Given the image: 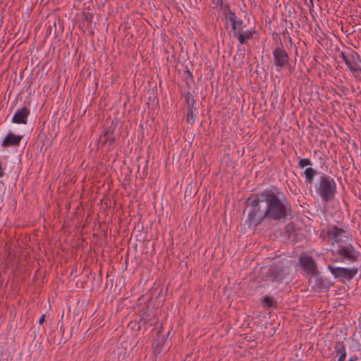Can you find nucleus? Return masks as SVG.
Returning a JSON list of instances; mask_svg holds the SVG:
<instances>
[{"instance_id":"39448f33","label":"nucleus","mask_w":361,"mask_h":361,"mask_svg":"<svg viewBox=\"0 0 361 361\" xmlns=\"http://www.w3.org/2000/svg\"><path fill=\"white\" fill-rule=\"evenodd\" d=\"M337 254L343 259L350 262H356L360 256V252L356 250L354 246L350 243L345 245H339Z\"/></svg>"},{"instance_id":"f257e3e1","label":"nucleus","mask_w":361,"mask_h":361,"mask_svg":"<svg viewBox=\"0 0 361 361\" xmlns=\"http://www.w3.org/2000/svg\"><path fill=\"white\" fill-rule=\"evenodd\" d=\"M245 212L248 227L257 226L265 220L283 224L292 216L291 205L283 192L276 187L252 194L246 200Z\"/></svg>"},{"instance_id":"7ed1b4c3","label":"nucleus","mask_w":361,"mask_h":361,"mask_svg":"<svg viewBox=\"0 0 361 361\" xmlns=\"http://www.w3.org/2000/svg\"><path fill=\"white\" fill-rule=\"evenodd\" d=\"M340 57L353 73L361 71V59L359 54L352 49H347L340 54Z\"/></svg>"},{"instance_id":"393cba45","label":"nucleus","mask_w":361,"mask_h":361,"mask_svg":"<svg viewBox=\"0 0 361 361\" xmlns=\"http://www.w3.org/2000/svg\"><path fill=\"white\" fill-rule=\"evenodd\" d=\"M4 189V183H3V182L0 181V196L3 193Z\"/></svg>"},{"instance_id":"f3484780","label":"nucleus","mask_w":361,"mask_h":361,"mask_svg":"<svg viewBox=\"0 0 361 361\" xmlns=\"http://www.w3.org/2000/svg\"><path fill=\"white\" fill-rule=\"evenodd\" d=\"M276 305V302L271 297L266 296L262 300V305L265 308H270Z\"/></svg>"},{"instance_id":"0eeeda50","label":"nucleus","mask_w":361,"mask_h":361,"mask_svg":"<svg viewBox=\"0 0 361 361\" xmlns=\"http://www.w3.org/2000/svg\"><path fill=\"white\" fill-rule=\"evenodd\" d=\"M299 262L302 269L307 273L315 275L317 273V264L310 255H302L299 257Z\"/></svg>"},{"instance_id":"6e6552de","label":"nucleus","mask_w":361,"mask_h":361,"mask_svg":"<svg viewBox=\"0 0 361 361\" xmlns=\"http://www.w3.org/2000/svg\"><path fill=\"white\" fill-rule=\"evenodd\" d=\"M270 277L274 281H281L286 276V267L281 263L273 264L269 271Z\"/></svg>"},{"instance_id":"2eb2a0df","label":"nucleus","mask_w":361,"mask_h":361,"mask_svg":"<svg viewBox=\"0 0 361 361\" xmlns=\"http://www.w3.org/2000/svg\"><path fill=\"white\" fill-rule=\"evenodd\" d=\"M305 176L306 179V182L312 184L313 183L314 177L317 175V172L316 170L312 168H307L305 171Z\"/></svg>"},{"instance_id":"1a4fd4ad","label":"nucleus","mask_w":361,"mask_h":361,"mask_svg":"<svg viewBox=\"0 0 361 361\" xmlns=\"http://www.w3.org/2000/svg\"><path fill=\"white\" fill-rule=\"evenodd\" d=\"M30 111L27 107L18 109L12 118V122L18 124H26Z\"/></svg>"},{"instance_id":"9b49d317","label":"nucleus","mask_w":361,"mask_h":361,"mask_svg":"<svg viewBox=\"0 0 361 361\" xmlns=\"http://www.w3.org/2000/svg\"><path fill=\"white\" fill-rule=\"evenodd\" d=\"M336 355L339 356L338 361H345L346 357V352L345 345L343 342L337 341L335 343Z\"/></svg>"},{"instance_id":"c85d7f7f","label":"nucleus","mask_w":361,"mask_h":361,"mask_svg":"<svg viewBox=\"0 0 361 361\" xmlns=\"http://www.w3.org/2000/svg\"><path fill=\"white\" fill-rule=\"evenodd\" d=\"M310 7H313L314 6V0H310V5H309Z\"/></svg>"},{"instance_id":"aec40b11","label":"nucleus","mask_w":361,"mask_h":361,"mask_svg":"<svg viewBox=\"0 0 361 361\" xmlns=\"http://www.w3.org/2000/svg\"><path fill=\"white\" fill-rule=\"evenodd\" d=\"M185 102H187L188 104V107H190V106H194V104L195 103V101L192 97V95L190 93V92H188L185 96Z\"/></svg>"},{"instance_id":"4468645a","label":"nucleus","mask_w":361,"mask_h":361,"mask_svg":"<svg viewBox=\"0 0 361 361\" xmlns=\"http://www.w3.org/2000/svg\"><path fill=\"white\" fill-rule=\"evenodd\" d=\"M255 32V30H253V31L247 30V31H244L242 33L239 34L238 36V39L239 42L241 44H244L245 43H246V42L247 40L252 38L253 34Z\"/></svg>"},{"instance_id":"ddd939ff","label":"nucleus","mask_w":361,"mask_h":361,"mask_svg":"<svg viewBox=\"0 0 361 361\" xmlns=\"http://www.w3.org/2000/svg\"><path fill=\"white\" fill-rule=\"evenodd\" d=\"M197 115V109L195 106H190L188 108L187 114H186V121L188 123L192 125L196 119Z\"/></svg>"},{"instance_id":"cd10ccee","label":"nucleus","mask_w":361,"mask_h":361,"mask_svg":"<svg viewBox=\"0 0 361 361\" xmlns=\"http://www.w3.org/2000/svg\"><path fill=\"white\" fill-rule=\"evenodd\" d=\"M357 360V356L354 355V356H351L348 361H356Z\"/></svg>"},{"instance_id":"20e7f679","label":"nucleus","mask_w":361,"mask_h":361,"mask_svg":"<svg viewBox=\"0 0 361 361\" xmlns=\"http://www.w3.org/2000/svg\"><path fill=\"white\" fill-rule=\"evenodd\" d=\"M289 60L288 54L281 44L274 48L273 50V62L277 71H281V68L288 66Z\"/></svg>"},{"instance_id":"dca6fc26","label":"nucleus","mask_w":361,"mask_h":361,"mask_svg":"<svg viewBox=\"0 0 361 361\" xmlns=\"http://www.w3.org/2000/svg\"><path fill=\"white\" fill-rule=\"evenodd\" d=\"M315 290L321 292L322 290L326 289V285L322 278L316 277L314 279V285L313 286Z\"/></svg>"},{"instance_id":"f03ea898","label":"nucleus","mask_w":361,"mask_h":361,"mask_svg":"<svg viewBox=\"0 0 361 361\" xmlns=\"http://www.w3.org/2000/svg\"><path fill=\"white\" fill-rule=\"evenodd\" d=\"M316 192L324 202L332 201L336 193V184L334 180L326 175L322 176Z\"/></svg>"},{"instance_id":"c756f323","label":"nucleus","mask_w":361,"mask_h":361,"mask_svg":"<svg viewBox=\"0 0 361 361\" xmlns=\"http://www.w3.org/2000/svg\"><path fill=\"white\" fill-rule=\"evenodd\" d=\"M188 138H191V137H188ZM192 140H193L192 138L191 140L190 139H188V140L185 139V140L188 141V142H192Z\"/></svg>"},{"instance_id":"2f4dec72","label":"nucleus","mask_w":361,"mask_h":361,"mask_svg":"<svg viewBox=\"0 0 361 361\" xmlns=\"http://www.w3.org/2000/svg\"><path fill=\"white\" fill-rule=\"evenodd\" d=\"M7 135L11 136V135H14L13 133H8Z\"/></svg>"},{"instance_id":"a211bd4d","label":"nucleus","mask_w":361,"mask_h":361,"mask_svg":"<svg viewBox=\"0 0 361 361\" xmlns=\"http://www.w3.org/2000/svg\"><path fill=\"white\" fill-rule=\"evenodd\" d=\"M213 8L229 9V5L224 4V0H212Z\"/></svg>"},{"instance_id":"7c9ffc66","label":"nucleus","mask_w":361,"mask_h":361,"mask_svg":"<svg viewBox=\"0 0 361 361\" xmlns=\"http://www.w3.org/2000/svg\"><path fill=\"white\" fill-rule=\"evenodd\" d=\"M111 137L110 142H113L114 141V138L113 137Z\"/></svg>"},{"instance_id":"b1692460","label":"nucleus","mask_w":361,"mask_h":361,"mask_svg":"<svg viewBox=\"0 0 361 361\" xmlns=\"http://www.w3.org/2000/svg\"><path fill=\"white\" fill-rule=\"evenodd\" d=\"M102 137H99V140L98 142V144L101 143L102 145H104V144H106V142H108V139L106 138V137H103L104 138V140H102Z\"/></svg>"},{"instance_id":"bb28decb","label":"nucleus","mask_w":361,"mask_h":361,"mask_svg":"<svg viewBox=\"0 0 361 361\" xmlns=\"http://www.w3.org/2000/svg\"><path fill=\"white\" fill-rule=\"evenodd\" d=\"M1 163L0 162V177H3L4 176V172L3 168L1 166Z\"/></svg>"},{"instance_id":"4be33fe9","label":"nucleus","mask_w":361,"mask_h":361,"mask_svg":"<svg viewBox=\"0 0 361 361\" xmlns=\"http://www.w3.org/2000/svg\"><path fill=\"white\" fill-rule=\"evenodd\" d=\"M228 11V15L226 16L229 20L231 21V19L233 18H235L237 16H235V13L231 10V8H229V9H227Z\"/></svg>"},{"instance_id":"a878e982","label":"nucleus","mask_w":361,"mask_h":361,"mask_svg":"<svg viewBox=\"0 0 361 361\" xmlns=\"http://www.w3.org/2000/svg\"><path fill=\"white\" fill-rule=\"evenodd\" d=\"M44 320H45V314H42V317L39 319V324H42L43 322H44Z\"/></svg>"},{"instance_id":"423d86ee","label":"nucleus","mask_w":361,"mask_h":361,"mask_svg":"<svg viewBox=\"0 0 361 361\" xmlns=\"http://www.w3.org/2000/svg\"><path fill=\"white\" fill-rule=\"evenodd\" d=\"M328 269L335 278L345 279L348 280L353 279L358 272V269L357 267L350 269L328 265Z\"/></svg>"},{"instance_id":"6ab92c4d","label":"nucleus","mask_w":361,"mask_h":361,"mask_svg":"<svg viewBox=\"0 0 361 361\" xmlns=\"http://www.w3.org/2000/svg\"><path fill=\"white\" fill-rule=\"evenodd\" d=\"M231 28L233 31L236 30L238 28H240L241 25H243V20L238 17L235 18L231 19Z\"/></svg>"},{"instance_id":"412c9836","label":"nucleus","mask_w":361,"mask_h":361,"mask_svg":"<svg viewBox=\"0 0 361 361\" xmlns=\"http://www.w3.org/2000/svg\"><path fill=\"white\" fill-rule=\"evenodd\" d=\"M312 165V162L310 161V159H300V162H299V166L300 168H304L307 166H310Z\"/></svg>"},{"instance_id":"f8f14e48","label":"nucleus","mask_w":361,"mask_h":361,"mask_svg":"<svg viewBox=\"0 0 361 361\" xmlns=\"http://www.w3.org/2000/svg\"><path fill=\"white\" fill-rule=\"evenodd\" d=\"M23 137H5L2 142V146L8 147L11 146H18Z\"/></svg>"},{"instance_id":"5701e85b","label":"nucleus","mask_w":361,"mask_h":361,"mask_svg":"<svg viewBox=\"0 0 361 361\" xmlns=\"http://www.w3.org/2000/svg\"><path fill=\"white\" fill-rule=\"evenodd\" d=\"M161 345L157 344L156 345H154V351L156 353H160L161 350Z\"/></svg>"},{"instance_id":"9d476101","label":"nucleus","mask_w":361,"mask_h":361,"mask_svg":"<svg viewBox=\"0 0 361 361\" xmlns=\"http://www.w3.org/2000/svg\"><path fill=\"white\" fill-rule=\"evenodd\" d=\"M345 233V231L339 228L337 226H331L328 228L326 231V233L329 236H331L334 238V243H339L341 241V235Z\"/></svg>"}]
</instances>
